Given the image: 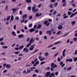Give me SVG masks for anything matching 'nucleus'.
I'll list each match as a JSON object with an SVG mask.
<instances>
[{
	"label": "nucleus",
	"mask_w": 77,
	"mask_h": 77,
	"mask_svg": "<svg viewBox=\"0 0 77 77\" xmlns=\"http://www.w3.org/2000/svg\"><path fill=\"white\" fill-rule=\"evenodd\" d=\"M33 41H34V39L33 38H31L29 40V43L26 46V47H29L31 45L32 43L33 42Z\"/></svg>",
	"instance_id": "nucleus-1"
},
{
	"label": "nucleus",
	"mask_w": 77,
	"mask_h": 77,
	"mask_svg": "<svg viewBox=\"0 0 77 77\" xmlns=\"http://www.w3.org/2000/svg\"><path fill=\"white\" fill-rule=\"evenodd\" d=\"M35 7H33L32 8V11L34 12V13H36V12H38V9L37 8L35 9Z\"/></svg>",
	"instance_id": "nucleus-2"
},
{
	"label": "nucleus",
	"mask_w": 77,
	"mask_h": 77,
	"mask_svg": "<svg viewBox=\"0 0 77 77\" xmlns=\"http://www.w3.org/2000/svg\"><path fill=\"white\" fill-rule=\"evenodd\" d=\"M51 66L53 68H57V65L56 64H55L54 63H52L51 64Z\"/></svg>",
	"instance_id": "nucleus-3"
},
{
	"label": "nucleus",
	"mask_w": 77,
	"mask_h": 77,
	"mask_svg": "<svg viewBox=\"0 0 77 77\" xmlns=\"http://www.w3.org/2000/svg\"><path fill=\"white\" fill-rule=\"evenodd\" d=\"M23 51L25 52V53H28L29 52V49H27V48H25L23 49Z\"/></svg>",
	"instance_id": "nucleus-4"
},
{
	"label": "nucleus",
	"mask_w": 77,
	"mask_h": 77,
	"mask_svg": "<svg viewBox=\"0 0 77 77\" xmlns=\"http://www.w3.org/2000/svg\"><path fill=\"white\" fill-rule=\"evenodd\" d=\"M42 13H40L39 14V13H37L35 14V17H41V16H42Z\"/></svg>",
	"instance_id": "nucleus-5"
},
{
	"label": "nucleus",
	"mask_w": 77,
	"mask_h": 77,
	"mask_svg": "<svg viewBox=\"0 0 77 77\" xmlns=\"http://www.w3.org/2000/svg\"><path fill=\"white\" fill-rule=\"evenodd\" d=\"M66 15V14H64L63 15V18H64V19L68 18V16Z\"/></svg>",
	"instance_id": "nucleus-6"
},
{
	"label": "nucleus",
	"mask_w": 77,
	"mask_h": 77,
	"mask_svg": "<svg viewBox=\"0 0 77 77\" xmlns=\"http://www.w3.org/2000/svg\"><path fill=\"white\" fill-rule=\"evenodd\" d=\"M60 65H61V67H62V68H63V66H65V63H63V62L62 61L60 62Z\"/></svg>",
	"instance_id": "nucleus-7"
},
{
	"label": "nucleus",
	"mask_w": 77,
	"mask_h": 77,
	"mask_svg": "<svg viewBox=\"0 0 77 77\" xmlns=\"http://www.w3.org/2000/svg\"><path fill=\"white\" fill-rule=\"evenodd\" d=\"M50 72H48L46 73V75H45V76L46 77H48L50 75Z\"/></svg>",
	"instance_id": "nucleus-8"
},
{
	"label": "nucleus",
	"mask_w": 77,
	"mask_h": 77,
	"mask_svg": "<svg viewBox=\"0 0 77 77\" xmlns=\"http://www.w3.org/2000/svg\"><path fill=\"white\" fill-rule=\"evenodd\" d=\"M77 14V12H75V13H72L70 16V18H72V17H74V15Z\"/></svg>",
	"instance_id": "nucleus-9"
},
{
	"label": "nucleus",
	"mask_w": 77,
	"mask_h": 77,
	"mask_svg": "<svg viewBox=\"0 0 77 77\" xmlns=\"http://www.w3.org/2000/svg\"><path fill=\"white\" fill-rule=\"evenodd\" d=\"M52 32L51 30H48L46 32L49 34V35H51V33Z\"/></svg>",
	"instance_id": "nucleus-10"
},
{
	"label": "nucleus",
	"mask_w": 77,
	"mask_h": 77,
	"mask_svg": "<svg viewBox=\"0 0 77 77\" xmlns=\"http://www.w3.org/2000/svg\"><path fill=\"white\" fill-rule=\"evenodd\" d=\"M11 10L13 11V13H14V12H15V11H17L18 10V8L17 9L13 8L11 9Z\"/></svg>",
	"instance_id": "nucleus-11"
},
{
	"label": "nucleus",
	"mask_w": 77,
	"mask_h": 77,
	"mask_svg": "<svg viewBox=\"0 0 77 77\" xmlns=\"http://www.w3.org/2000/svg\"><path fill=\"white\" fill-rule=\"evenodd\" d=\"M72 58H70V59H67L66 60V62H72Z\"/></svg>",
	"instance_id": "nucleus-12"
},
{
	"label": "nucleus",
	"mask_w": 77,
	"mask_h": 77,
	"mask_svg": "<svg viewBox=\"0 0 77 77\" xmlns=\"http://www.w3.org/2000/svg\"><path fill=\"white\" fill-rule=\"evenodd\" d=\"M54 46V45L53 44H51L49 45H48L47 46L48 48H51V47H53Z\"/></svg>",
	"instance_id": "nucleus-13"
},
{
	"label": "nucleus",
	"mask_w": 77,
	"mask_h": 77,
	"mask_svg": "<svg viewBox=\"0 0 77 77\" xmlns=\"http://www.w3.org/2000/svg\"><path fill=\"white\" fill-rule=\"evenodd\" d=\"M36 29L34 28H31L29 29V32L30 33H32V32H33V31H35Z\"/></svg>",
	"instance_id": "nucleus-14"
},
{
	"label": "nucleus",
	"mask_w": 77,
	"mask_h": 77,
	"mask_svg": "<svg viewBox=\"0 0 77 77\" xmlns=\"http://www.w3.org/2000/svg\"><path fill=\"white\" fill-rule=\"evenodd\" d=\"M65 51H66V50L64 49L62 52L63 56V57H65Z\"/></svg>",
	"instance_id": "nucleus-15"
},
{
	"label": "nucleus",
	"mask_w": 77,
	"mask_h": 77,
	"mask_svg": "<svg viewBox=\"0 0 77 77\" xmlns=\"http://www.w3.org/2000/svg\"><path fill=\"white\" fill-rule=\"evenodd\" d=\"M11 67V65L7 64L6 66V67L7 68H8V69H9V68H10Z\"/></svg>",
	"instance_id": "nucleus-16"
},
{
	"label": "nucleus",
	"mask_w": 77,
	"mask_h": 77,
	"mask_svg": "<svg viewBox=\"0 0 77 77\" xmlns=\"http://www.w3.org/2000/svg\"><path fill=\"white\" fill-rule=\"evenodd\" d=\"M63 28V26L62 25H59L58 27V28L59 30H62Z\"/></svg>",
	"instance_id": "nucleus-17"
},
{
	"label": "nucleus",
	"mask_w": 77,
	"mask_h": 77,
	"mask_svg": "<svg viewBox=\"0 0 77 77\" xmlns=\"http://www.w3.org/2000/svg\"><path fill=\"white\" fill-rule=\"evenodd\" d=\"M18 38H23V37H24V35H23L22 34H20L18 35Z\"/></svg>",
	"instance_id": "nucleus-18"
},
{
	"label": "nucleus",
	"mask_w": 77,
	"mask_h": 77,
	"mask_svg": "<svg viewBox=\"0 0 77 77\" xmlns=\"http://www.w3.org/2000/svg\"><path fill=\"white\" fill-rule=\"evenodd\" d=\"M61 42V41H59L56 42L54 43V45H57V44H59V43H60Z\"/></svg>",
	"instance_id": "nucleus-19"
},
{
	"label": "nucleus",
	"mask_w": 77,
	"mask_h": 77,
	"mask_svg": "<svg viewBox=\"0 0 77 77\" xmlns=\"http://www.w3.org/2000/svg\"><path fill=\"white\" fill-rule=\"evenodd\" d=\"M34 45H32L30 48V50H33V48H34Z\"/></svg>",
	"instance_id": "nucleus-20"
},
{
	"label": "nucleus",
	"mask_w": 77,
	"mask_h": 77,
	"mask_svg": "<svg viewBox=\"0 0 77 77\" xmlns=\"http://www.w3.org/2000/svg\"><path fill=\"white\" fill-rule=\"evenodd\" d=\"M24 47V45L20 46L19 47V50H21V49H23Z\"/></svg>",
	"instance_id": "nucleus-21"
},
{
	"label": "nucleus",
	"mask_w": 77,
	"mask_h": 77,
	"mask_svg": "<svg viewBox=\"0 0 77 77\" xmlns=\"http://www.w3.org/2000/svg\"><path fill=\"white\" fill-rule=\"evenodd\" d=\"M31 72V70H29V69H27V72H26V74H28L29 73H30Z\"/></svg>",
	"instance_id": "nucleus-22"
},
{
	"label": "nucleus",
	"mask_w": 77,
	"mask_h": 77,
	"mask_svg": "<svg viewBox=\"0 0 77 77\" xmlns=\"http://www.w3.org/2000/svg\"><path fill=\"white\" fill-rule=\"evenodd\" d=\"M27 16V14H24L23 15L22 18H26Z\"/></svg>",
	"instance_id": "nucleus-23"
},
{
	"label": "nucleus",
	"mask_w": 77,
	"mask_h": 77,
	"mask_svg": "<svg viewBox=\"0 0 77 77\" xmlns=\"http://www.w3.org/2000/svg\"><path fill=\"white\" fill-rule=\"evenodd\" d=\"M71 23L73 26H74V24H75V21H72Z\"/></svg>",
	"instance_id": "nucleus-24"
},
{
	"label": "nucleus",
	"mask_w": 77,
	"mask_h": 77,
	"mask_svg": "<svg viewBox=\"0 0 77 77\" xmlns=\"http://www.w3.org/2000/svg\"><path fill=\"white\" fill-rule=\"evenodd\" d=\"M48 54H49V53L47 52H46L45 53V56H48Z\"/></svg>",
	"instance_id": "nucleus-25"
},
{
	"label": "nucleus",
	"mask_w": 77,
	"mask_h": 77,
	"mask_svg": "<svg viewBox=\"0 0 77 77\" xmlns=\"http://www.w3.org/2000/svg\"><path fill=\"white\" fill-rule=\"evenodd\" d=\"M15 20H17V21H18V20H20V19L17 16L15 17Z\"/></svg>",
	"instance_id": "nucleus-26"
},
{
	"label": "nucleus",
	"mask_w": 77,
	"mask_h": 77,
	"mask_svg": "<svg viewBox=\"0 0 77 77\" xmlns=\"http://www.w3.org/2000/svg\"><path fill=\"white\" fill-rule=\"evenodd\" d=\"M11 18L10 16H8L6 20L7 21H9V20H10V18Z\"/></svg>",
	"instance_id": "nucleus-27"
},
{
	"label": "nucleus",
	"mask_w": 77,
	"mask_h": 77,
	"mask_svg": "<svg viewBox=\"0 0 77 77\" xmlns=\"http://www.w3.org/2000/svg\"><path fill=\"white\" fill-rule=\"evenodd\" d=\"M57 5H58V4L57 2L54 3V5L55 7H56Z\"/></svg>",
	"instance_id": "nucleus-28"
},
{
	"label": "nucleus",
	"mask_w": 77,
	"mask_h": 77,
	"mask_svg": "<svg viewBox=\"0 0 77 77\" xmlns=\"http://www.w3.org/2000/svg\"><path fill=\"white\" fill-rule=\"evenodd\" d=\"M45 62L42 61L40 63V65H42L45 64Z\"/></svg>",
	"instance_id": "nucleus-29"
},
{
	"label": "nucleus",
	"mask_w": 77,
	"mask_h": 77,
	"mask_svg": "<svg viewBox=\"0 0 77 77\" xmlns=\"http://www.w3.org/2000/svg\"><path fill=\"white\" fill-rule=\"evenodd\" d=\"M49 7L51 8H53V4H50V5H49Z\"/></svg>",
	"instance_id": "nucleus-30"
},
{
	"label": "nucleus",
	"mask_w": 77,
	"mask_h": 77,
	"mask_svg": "<svg viewBox=\"0 0 77 77\" xmlns=\"http://www.w3.org/2000/svg\"><path fill=\"white\" fill-rule=\"evenodd\" d=\"M26 3H31L32 1L31 0H26Z\"/></svg>",
	"instance_id": "nucleus-31"
},
{
	"label": "nucleus",
	"mask_w": 77,
	"mask_h": 77,
	"mask_svg": "<svg viewBox=\"0 0 77 77\" xmlns=\"http://www.w3.org/2000/svg\"><path fill=\"white\" fill-rule=\"evenodd\" d=\"M12 34L14 35V36H16L17 35H16V34H15V31H13L12 32Z\"/></svg>",
	"instance_id": "nucleus-32"
},
{
	"label": "nucleus",
	"mask_w": 77,
	"mask_h": 77,
	"mask_svg": "<svg viewBox=\"0 0 77 77\" xmlns=\"http://www.w3.org/2000/svg\"><path fill=\"white\" fill-rule=\"evenodd\" d=\"M32 23H30V24L28 25V26L30 28V27H32Z\"/></svg>",
	"instance_id": "nucleus-33"
},
{
	"label": "nucleus",
	"mask_w": 77,
	"mask_h": 77,
	"mask_svg": "<svg viewBox=\"0 0 77 77\" xmlns=\"http://www.w3.org/2000/svg\"><path fill=\"white\" fill-rule=\"evenodd\" d=\"M71 69H72V67H70L67 68V70L68 71H70V70H71Z\"/></svg>",
	"instance_id": "nucleus-34"
},
{
	"label": "nucleus",
	"mask_w": 77,
	"mask_h": 77,
	"mask_svg": "<svg viewBox=\"0 0 77 77\" xmlns=\"http://www.w3.org/2000/svg\"><path fill=\"white\" fill-rule=\"evenodd\" d=\"M41 25L40 24L38 25L37 28V29H39V28H41Z\"/></svg>",
	"instance_id": "nucleus-35"
},
{
	"label": "nucleus",
	"mask_w": 77,
	"mask_h": 77,
	"mask_svg": "<svg viewBox=\"0 0 77 77\" xmlns=\"http://www.w3.org/2000/svg\"><path fill=\"white\" fill-rule=\"evenodd\" d=\"M14 16H13V15H12L11 16V19L10 20H14Z\"/></svg>",
	"instance_id": "nucleus-36"
},
{
	"label": "nucleus",
	"mask_w": 77,
	"mask_h": 77,
	"mask_svg": "<svg viewBox=\"0 0 77 77\" xmlns=\"http://www.w3.org/2000/svg\"><path fill=\"white\" fill-rule=\"evenodd\" d=\"M74 62H76L77 61V57H76L75 58H74Z\"/></svg>",
	"instance_id": "nucleus-37"
},
{
	"label": "nucleus",
	"mask_w": 77,
	"mask_h": 77,
	"mask_svg": "<svg viewBox=\"0 0 77 77\" xmlns=\"http://www.w3.org/2000/svg\"><path fill=\"white\" fill-rule=\"evenodd\" d=\"M2 48H8V47L7 46H2Z\"/></svg>",
	"instance_id": "nucleus-38"
},
{
	"label": "nucleus",
	"mask_w": 77,
	"mask_h": 77,
	"mask_svg": "<svg viewBox=\"0 0 77 77\" xmlns=\"http://www.w3.org/2000/svg\"><path fill=\"white\" fill-rule=\"evenodd\" d=\"M68 34H69V32L66 33V34H65V35L64 36L62 37V38H63V37H65V36H67V35H68Z\"/></svg>",
	"instance_id": "nucleus-39"
},
{
	"label": "nucleus",
	"mask_w": 77,
	"mask_h": 77,
	"mask_svg": "<svg viewBox=\"0 0 77 77\" xmlns=\"http://www.w3.org/2000/svg\"><path fill=\"white\" fill-rule=\"evenodd\" d=\"M56 11H54V12L52 13V14L53 15H56Z\"/></svg>",
	"instance_id": "nucleus-40"
},
{
	"label": "nucleus",
	"mask_w": 77,
	"mask_h": 77,
	"mask_svg": "<svg viewBox=\"0 0 77 77\" xmlns=\"http://www.w3.org/2000/svg\"><path fill=\"white\" fill-rule=\"evenodd\" d=\"M71 14H72V13L70 11H69L68 12V15H70Z\"/></svg>",
	"instance_id": "nucleus-41"
},
{
	"label": "nucleus",
	"mask_w": 77,
	"mask_h": 77,
	"mask_svg": "<svg viewBox=\"0 0 77 77\" xmlns=\"http://www.w3.org/2000/svg\"><path fill=\"white\" fill-rule=\"evenodd\" d=\"M58 54H59V53H57L54 55V57H56V56H57Z\"/></svg>",
	"instance_id": "nucleus-42"
},
{
	"label": "nucleus",
	"mask_w": 77,
	"mask_h": 77,
	"mask_svg": "<svg viewBox=\"0 0 77 77\" xmlns=\"http://www.w3.org/2000/svg\"><path fill=\"white\" fill-rule=\"evenodd\" d=\"M50 67H48L47 68H45V69H46V70H48L50 69Z\"/></svg>",
	"instance_id": "nucleus-43"
},
{
	"label": "nucleus",
	"mask_w": 77,
	"mask_h": 77,
	"mask_svg": "<svg viewBox=\"0 0 77 77\" xmlns=\"http://www.w3.org/2000/svg\"><path fill=\"white\" fill-rule=\"evenodd\" d=\"M48 23V21L47 20H46L45 21L44 23V24H45V25L47 24Z\"/></svg>",
	"instance_id": "nucleus-44"
},
{
	"label": "nucleus",
	"mask_w": 77,
	"mask_h": 77,
	"mask_svg": "<svg viewBox=\"0 0 77 77\" xmlns=\"http://www.w3.org/2000/svg\"><path fill=\"white\" fill-rule=\"evenodd\" d=\"M29 20H31L32 19V16H30L28 18Z\"/></svg>",
	"instance_id": "nucleus-45"
},
{
	"label": "nucleus",
	"mask_w": 77,
	"mask_h": 77,
	"mask_svg": "<svg viewBox=\"0 0 77 77\" xmlns=\"http://www.w3.org/2000/svg\"><path fill=\"white\" fill-rule=\"evenodd\" d=\"M29 40H30V38L29 37H28V38L26 39V41L27 42H29Z\"/></svg>",
	"instance_id": "nucleus-46"
},
{
	"label": "nucleus",
	"mask_w": 77,
	"mask_h": 77,
	"mask_svg": "<svg viewBox=\"0 0 77 77\" xmlns=\"http://www.w3.org/2000/svg\"><path fill=\"white\" fill-rule=\"evenodd\" d=\"M25 20L24 19H23L22 20H21V22H20L21 24L22 23H23V22H24V20Z\"/></svg>",
	"instance_id": "nucleus-47"
},
{
	"label": "nucleus",
	"mask_w": 77,
	"mask_h": 77,
	"mask_svg": "<svg viewBox=\"0 0 77 77\" xmlns=\"http://www.w3.org/2000/svg\"><path fill=\"white\" fill-rule=\"evenodd\" d=\"M39 51L38 50H36L34 52V53H33L32 54H34V53H36V52H38Z\"/></svg>",
	"instance_id": "nucleus-48"
},
{
	"label": "nucleus",
	"mask_w": 77,
	"mask_h": 77,
	"mask_svg": "<svg viewBox=\"0 0 77 77\" xmlns=\"http://www.w3.org/2000/svg\"><path fill=\"white\" fill-rule=\"evenodd\" d=\"M28 10L29 11H31V7L29 6L28 7Z\"/></svg>",
	"instance_id": "nucleus-49"
},
{
	"label": "nucleus",
	"mask_w": 77,
	"mask_h": 77,
	"mask_svg": "<svg viewBox=\"0 0 77 77\" xmlns=\"http://www.w3.org/2000/svg\"><path fill=\"white\" fill-rule=\"evenodd\" d=\"M57 60L58 62H60L61 60V59H60V58H58L57 59Z\"/></svg>",
	"instance_id": "nucleus-50"
},
{
	"label": "nucleus",
	"mask_w": 77,
	"mask_h": 77,
	"mask_svg": "<svg viewBox=\"0 0 77 77\" xmlns=\"http://www.w3.org/2000/svg\"><path fill=\"white\" fill-rule=\"evenodd\" d=\"M61 14H58L57 15L56 17H60Z\"/></svg>",
	"instance_id": "nucleus-51"
},
{
	"label": "nucleus",
	"mask_w": 77,
	"mask_h": 77,
	"mask_svg": "<svg viewBox=\"0 0 77 77\" xmlns=\"http://www.w3.org/2000/svg\"><path fill=\"white\" fill-rule=\"evenodd\" d=\"M60 31H59L57 33V35H59L60 33Z\"/></svg>",
	"instance_id": "nucleus-52"
},
{
	"label": "nucleus",
	"mask_w": 77,
	"mask_h": 77,
	"mask_svg": "<svg viewBox=\"0 0 77 77\" xmlns=\"http://www.w3.org/2000/svg\"><path fill=\"white\" fill-rule=\"evenodd\" d=\"M19 53H20V52L16 51L15 53V54H18Z\"/></svg>",
	"instance_id": "nucleus-53"
},
{
	"label": "nucleus",
	"mask_w": 77,
	"mask_h": 77,
	"mask_svg": "<svg viewBox=\"0 0 77 77\" xmlns=\"http://www.w3.org/2000/svg\"><path fill=\"white\" fill-rule=\"evenodd\" d=\"M45 58L44 57H43L42 58H41L40 60L41 61H43L44 60Z\"/></svg>",
	"instance_id": "nucleus-54"
},
{
	"label": "nucleus",
	"mask_w": 77,
	"mask_h": 77,
	"mask_svg": "<svg viewBox=\"0 0 77 77\" xmlns=\"http://www.w3.org/2000/svg\"><path fill=\"white\" fill-rule=\"evenodd\" d=\"M39 35H42V31H39Z\"/></svg>",
	"instance_id": "nucleus-55"
},
{
	"label": "nucleus",
	"mask_w": 77,
	"mask_h": 77,
	"mask_svg": "<svg viewBox=\"0 0 77 77\" xmlns=\"http://www.w3.org/2000/svg\"><path fill=\"white\" fill-rule=\"evenodd\" d=\"M17 34H20V31L19 30H18L17 31Z\"/></svg>",
	"instance_id": "nucleus-56"
},
{
	"label": "nucleus",
	"mask_w": 77,
	"mask_h": 77,
	"mask_svg": "<svg viewBox=\"0 0 77 77\" xmlns=\"http://www.w3.org/2000/svg\"><path fill=\"white\" fill-rule=\"evenodd\" d=\"M35 72H36L37 73H38L39 72V70L36 69L35 70Z\"/></svg>",
	"instance_id": "nucleus-57"
},
{
	"label": "nucleus",
	"mask_w": 77,
	"mask_h": 77,
	"mask_svg": "<svg viewBox=\"0 0 77 77\" xmlns=\"http://www.w3.org/2000/svg\"><path fill=\"white\" fill-rule=\"evenodd\" d=\"M16 25H15L14 26L13 28H14V30H15V29H16Z\"/></svg>",
	"instance_id": "nucleus-58"
},
{
	"label": "nucleus",
	"mask_w": 77,
	"mask_h": 77,
	"mask_svg": "<svg viewBox=\"0 0 77 77\" xmlns=\"http://www.w3.org/2000/svg\"><path fill=\"white\" fill-rule=\"evenodd\" d=\"M77 38H73L74 41H75V42L76 41H77Z\"/></svg>",
	"instance_id": "nucleus-59"
},
{
	"label": "nucleus",
	"mask_w": 77,
	"mask_h": 77,
	"mask_svg": "<svg viewBox=\"0 0 77 77\" xmlns=\"http://www.w3.org/2000/svg\"><path fill=\"white\" fill-rule=\"evenodd\" d=\"M51 76H54V73H51Z\"/></svg>",
	"instance_id": "nucleus-60"
},
{
	"label": "nucleus",
	"mask_w": 77,
	"mask_h": 77,
	"mask_svg": "<svg viewBox=\"0 0 77 77\" xmlns=\"http://www.w3.org/2000/svg\"><path fill=\"white\" fill-rule=\"evenodd\" d=\"M41 4H40L38 5V8H41Z\"/></svg>",
	"instance_id": "nucleus-61"
},
{
	"label": "nucleus",
	"mask_w": 77,
	"mask_h": 77,
	"mask_svg": "<svg viewBox=\"0 0 77 77\" xmlns=\"http://www.w3.org/2000/svg\"><path fill=\"white\" fill-rule=\"evenodd\" d=\"M66 3H64L63 4V6L64 7L66 6Z\"/></svg>",
	"instance_id": "nucleus-62"
},
{
	"label": "nucleus",
	"mask_w": 77,
	"mask_h": 77,
	"mask_svg": "<svg viewBox=\"0 0 77 77\" xmlns=\"http://www.w3.org/2000/svg\"><path fill=\"white\" fill-rule=\"evenodd\" d=\"M36 75L35 74H33V75H32V77H36Z\"/></svg>",
	"instance_id": "nucleus-63"
},
{
	"label": "nucleus",
	"mask_w": 77,
	"mask_h": 77,
	"mask_svg": "<svg viewBox=\"0 0 77 77\" xmlns=\"http://www.w3.org/2000/svg\"><path fill=\"white\" fill-rule=\"evenodd\" d=\"M77 54V50H76L75 52V55H76V54Z\"/></svg>",
	"instance_id": "nucleus-64"
}]
</instances>
